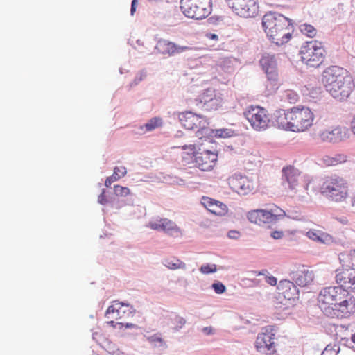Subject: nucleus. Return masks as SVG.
<instances>
[{
    "instance_id": "obj_1",
    "label": "nucleus",
    "mask_w": 355,
    "mask_h": 355,
    "mask_svg": "<svg viewBox=\"0 0 355 355\" xmlns=\"http://www.w3.org/2000/svg\"><path fill=\"white\" fill-rule=\"evenodd\" d=\"M262 26L270 40L277 46L286 43L293 32L292 20L276 12H269L262 19Z\"/></svg>"
},
{
    "instance_id": "obj_2",
    "label": "nucleus",
    "mask_w": 355,
    "mask_h": 355,
    "mask_svg": "<svg viewBox=\"0 0 355 355\" xmlns=\"http://www.w3.org/2000/svg\"><path fill=\"white\" fill-rule=\"evenodd\" d=\"M321 193L330 200L342 202L347 196V182L336 175L327 178L321 187Z\"/></svg>"
},
{
    "instance_id": "obj_3",
    "label": "nucleus",
    "mask_w": 355,
    "mask_h": 355,
    "mask_svg": "<svg viewBox=\"0 0 355 355\" xmlns=\"http://www.w3.org/2000/svg\"><path fill=\"white\" fill-rule=\"evenodd\" d=\"M179 120L186 130L195 131L196 137L200 139L205 137L210 132L209 123L202 115L191 111L185 112L179 115Z\"/></svg>"
},
{
    "instance_id": "obj_4",
    "label": "nucleus",
    "mask_w": 355,
    "mask_h": 355,
    "mask_svg": "<svg viewBox=\"0 0 355 355\" xmlns=\"http://www.w3.org/2000/svg\"><path fill=\"white\" fill-rule=\"evenodd\" d=\"M303 62L311 67H318L324 61L325 50L322 42L317 40L306 42L300 49Z\"/></svg>"
},
{
    "instance_id": "obj_5",
    "label": "nucleus",
    "mask_w": 355,
    "mask_h": 355,
    "mask_svg": "<svg viewBox=\"0 0 355 355\" xmlns=\"http://www.w3.org/2000/svg\"><path fill=\"white\" fill-rule=\"evenodd\" d=\"M180 9L184 15L196 20L207 17L211 12V0H180Z\"/></svg>"
},
{
    "instance_id": "obj_6",
    "label": "nucleus",
    "mask_w": 355,
    "mask_h": 355,
    "mask_svg": "<svg viewBox=\"0 0 355 355\" xmlns=\"http://www.w3.org/2000/svg\"><path fill=\"white\" fill-rule=\"evenodd\" d=\"M324 315L330 318H348L355 313V297L347 290L334 308L323 307Z\"/></svg>"
},
{
    "instance_id": "obj_7",
    "label": "nucleus",
    "mask_w": 355,
    "mask_h": 355,
    "mask_svg": "<svg viewBox=\"0 0 355 355\" xmlns=\"http://www.w3.org/2000/svg\"><path fill=\"white\" fill-rule=\"evenodd\" d=\"M260 64L265 71L268 83L266 85V96L272 94L278 89L277 62L275 55L265 54L260 60Z\"/></svg>"
},
{
    "instance_id": "obj_8",
    "label": "nucleus",
    "mask_w": 355,
    "mask_h": 355,
    "mask_svg": "<svg viewBox=\"0 0 355 355\" xmlns=\"http://www.w3.org/2000/svg\"><path fill=\"white\" fill-rule=\"evenodd\" d=\"M291 131H304L313 125L314 115L309 107H293L288 114Z\"/></svg>"
},
{
    "instance_id": "obj_9",
    "label": "nucleus",
    "mask_w": 355,
    "mask_h": 355,
    "mask_svg": "<svg viewBox=\"0 0 355 355\" xmlns=\"http://www.w3.org/2000/svg\"><path fill=\"white\" fill-rule=\"evenodd\" d=\"M286 215L285 211L275 207L270 210L256 209L249 211L247 217L250 222L262 225L263 224L275 223L277 220L283 218Z\"/></svg>"
},
{
    "instance_id": "obj_10",
    "label": "nucleus",
    "mask_w": 355,
    "mask_h": 355,
    "mask_svg": "<svg viewBox=\"0 0 355 355\" xmlns=\"http://www.w3.org/2000/svg\"><path fill=\"white\" fill-rule=\"evenodd\" d=\"M135 309L132 306L129 304H125L115 300L112 302V304L107 308L105 312V317L107 319H112L115 320H121V322H126L125 321L134 316Z\"/></svg>"
},
{
    "instance_id": "obj_11",
    "label": "nucleus",
    "mask_w": 355,
    "mask_h": 355,
    "mask_svg": "<svg viewBox=\"0 0 355 355\" xmlns=\"http://www.w3.org/2000/svg\"><path fill=\"white\" fill-rule=\"evenodd\" d=\"M345 288L340 286H330L326 287L321 290L318 297L320 308L324 313L323 307L334 308V305L337 304L342 295L345 291Z\"/></svg>"
},
{
    "instance_id": "obj_12",
    "label": "nucleus",
    "mask_w": 355,
    "mask_h": 355,
    "mask_svg": "<svg viewBox=\"0 0 355 355\" xmlns=\"http://www.w3.org/2000/svg\"><path fill=\"white\" fill-rule=\"evenodd\" d=\"M347 70L343 67L332 65L325 69L322 74V82L325 87H332L333 85H339L340 83L351 79Z\"/></svg>"
},
{
    "instance_id": "obj_13",
    "label": "nucleus",
    "mask_w": 355,
    "mask_h": 355,
    "mask_svg": "<svg viewBox=\"0 0 355 355\" xmlns=\"http://www.w3.org/2000/svg\"><path fill=\"white\" fill-rule=\"evenodd\" d=\"M272 327H266L265 331L258 334L255 346L258 352L266 354H272L276 352L275 345V334L272 332Z\"/></svg>"
},
{
    "instance_id": "obj_14",
    "label": "nucleus",
    "mask_w": 355,
    "mask_h": 355,
    "mask_svg": "<svg viewBox=\"0 0 355 355\" xmlns=\"http://www.w3.org/2000/svg\"><path fill=\"white\" fill-rule=\"evenodd\" d=\"M245 117L251 125L256 130H266L270 123V119L267 114V111L262 107H252L245 113Z\"/></svg>"
},
{
    "instance_id": "obj_15",
    "label": "nucleus",
    "mask_w": 355,
    "mask_h": 355,
    "mask_svg": "<svg viewBox=\"0 0 355 355\" xmlns=\"http://www.w3.org/2000/svg\"><path fill=\"white\" fill-rule=\"evenodd\" d=\"M192 151L193 162L196 166L203 171H208L213 168L215 162L217 161L218 155L209 150L202 151H194L195 146H190Z\"/></svg>"
},
{
    "instance_id": "obj_16",
    "label": "nucleus",
    "mask_w": 355,
    "mask_h": 355,
    "mask_svg": "<svg viewBox=\"0 0 355 355\" xmlns=\"http://www.w3.org/2000/svg\"><path fill=\"white\" fill-rule=\"evenodd\" d=\"M232 190L241 196H245L255 189L254 182L247 176L234 174L228 179Z\"/></svg>"
},
{
    "instance_id": "obj_17",
    "label": "nucleus",
    "mask_w": 355,
    "mask_h": 355,
    "mask_svg": "<svg viewBox=\"0 0 355 355\" xmlns=\"http://www.w3.org/2000/svg\"><path fill=\"white\" fill-rule=\"evenodd\" d=\"M227 6L242 17H254L259 12V6L256 0H235L233 6Z\"/></svg>"
},
{
    "instance_id": "obj_18",
    "label": "nucleus",
    "mask_w": 355,
    "mask_h": 355,
    "mask_svg": "<svg viewBox=\"0 0 355 355\" xmlns=\"http://www.w3.org/2000/svg\"><path fill=\"white\" fill-rule=\"evenodd\" d=\"M354 85L351 79L346 80L339 83V85H333L329 87L327 92L335 99L339 101L347 100L353 91Z\"/></svg>"
},
{
    "instance_id": "obj_19",
    "label": "nucleus",
    "mask_w": 355,
    "mask_h": 355,
    "mask_svg": "<svg viewBox=\"0 0 355 355\" xmlns=\"http://www.w3.org/2000/svg\"><path fill=\"white\" fill-rule=\"evenodd\" d=\"M282 186L291 191L296 190L300 175V171L292 166H288L282 168Z\"/></svg>"
},
{
    "instance_id": "obj_20",
    "label": "nucleus",
    "mask_w": 355,
    "mask_h": 355,
    "mask_svg": "<svg viewBox=\"0 0 355 355\" xmlns=\"http://www.w3.org/2000/svg\"><path fill=\"white\" fill-rule=\"evenodd\" d=\"M290 279L293 280L297 286L304 287L310 284L314 279V273L306 266H302L297 270L289 275Z\"/></svg>"
},
{
    "instance_id": "obj_21",
    "label": "nucleus",
    "mask_w": 355,
    "mask_h": 355,
    "mask_svg": "<svg viewBox=\"0 0 355 355\" xmlns=\"http://www.w3.org/2000/svg\"><path fill=\"white\" fill-rule=\"evenodd\" d=\"M336 281L342 288L355 290V268L346 265L342 271L336 270Z\"/></svg>"
},
{
    "instance_id": "obj_22",
    "label": "nucleus",
    "mask_w": 355,
    "mask_h": 355,
    "mask_svg": "<svg viewBox=\"0 0 355 355\" xmlns=\"http://www.w3.org/2000/svg\"><path fill=\"white\" fill-rule=\"evenodd\" d=\"M189 49V46H180L168 40L160 39L157 41V50L159 53L174 56Z\"/></svg>"
},
{
    "instance_id": "obj_23",
    "label": "nucleus",
    "mask_w": 355,
    "mask_h": 355,
    "mask_svg": "<svg viewBox=\"0 0 355 355\" xmlns=\"http://www.w3.org/2000/svg\"><path fill=\"white\" fill-rule=\"evenodd\" d=\"M277 288L279 293L282 295L286 300H295L299 297L300 291L297 285L291 279L281 280Z\"/></svg>"
},
{
    "instance_id": "obj_24",
    "label": "nucleus",
    "mask_w": 355,
    "mask_h": 355,
    "mask_svg": "<svg viewBox=\"0 0 355 355\" xmlns=\"http://www.w3.org/2000/svg\"><path fill=\"white\" fill-rule=\"evenodd\" d=\"M316 139L321 142L336 144L345 138V132L340 127H336L331 130H322L318 134Z\"/></svg>"
},
{
    "instance_id": "obj_25",
    "label": "nucleus",
    "mask_w": 355,
    "mask_h": 355,
    "mask_svg": "<svg viewBox=\"0 0 355 355\" xmlns=\"http://www.w3.org/2000/svg\"><path fill=\"white\" fill-rule=\"evenodd\" d=\"M157 231H162L168 236L178 237L181 234L180 227L171 220L157 218Z\"/></svg>"
},
{
    "instance_id": "obj_26",
    "label": "nucleus",
    "mask_w": 355,
    "mask_h": 355,
    "mask_svg": "<svg viewBox=\"0 0 355 355\" xmlns=\"http://www.w3.org/2000/svg\"><path fill=\"white\" fill-rule=\"evenodd\" d=\"M290 111L284 110H276L270 119V123L279 128L291 131L290 121L288 119V114Z\"/></svg>"
},
{
    "instance_id": "obj_27",
    "label": "nucleus",
    "mask_w": 355,
    "mask_h": 355,
    "mask_svg": "<svg viewBox=\"0 0 355 355\" xmlns=\"http://www.w3.org/2000/svg\"><path fill=\"white\" fill-rule=\"evenodd\" d=\"M202 204L209 211L216 216H224L227 213V206L225 204L209 197H203Z\"/></svg>"
},
{
    "instance_id": "obj_28",
    "label": "nucleus",
    "mask_w": 355,
    "mask_h": 355,
    "mask_svg": "<svg viewBox=\"0 0 355 355\" xmlns=\"http://www.w3.org/2000/svg\"><path fill=\"white\" fill-rule=\"evenodd\" d=\"M93 339L105 350L110 354H114L118 351L119 348L114 343L110 340L105 335L94 332L92 335Z\"/></svg>"
},
{
    "instance_id": "obj_29",
    "label": "nucleus",
    "mask_w": 355,
    "mask_h": 355,
    "mask_svg": "<svg viewBox=\"0 0 355 355\" xmlns=\"http://www.w3.org/2000/svg\"><path fill=\"white\" fill-rule=\"evenodd\" d=\"M158 8L157 16L161 19H166L171 16V12L173 8L172 3L168 1H157Z\"/></svg>"
},
{
    "instance_id": "obj_30",
    "label": "nucleus",
    "mask_w": 355,
    "mask_h": 355,
    "mask_svg": "<svg viewBox=\"0 0 355 355\" xmlns=\"http://www.w3.org/2000/svg\"><path fill=\"white\" fill-rule=\"evenodd\" d=\"M162 263L171 270H186L187 266L185 263L182 261L177 257L166 258L162 261Z\"/></svg>"
},
{
    "instance_id": "obj_31",
    "label": "nucleus",
    "mask_w": 355,
    "mask_h": 355,
    "mask_svg": "<svg viewBox=\"0 0 355 355\" xmlns=\"http://www.w3.org/2000/svg\"><path fill=\"white\" fill-rule=\"evenodd\" d=\"M216 95V92L213 89H207L202 94L198 96V98L191 101L192 105H195L197 107L200 106V104H203L207 101H209Z\"/></svg>"
},
{
    "instance_id": "obj_32",
    "label": "nucleus",
    "mask_w": 355,
    "mask_h": 355,
    "mask_svg": "<svg viewBox=\"0 0 355 355\" xmlns=\"http://www.w3.org/2000/svg\"><path fill=\"white\" fill-rule=\"evenodd\" d=\"M237 135L235 131L230 128L211 129L210 132L205 137L211 136L217 138H230Z\"/></svg>"
},
{
    "instance_id": "obj_33",
    "label": "nucleus",
    "mask_w": 355,
    "mask_h": 355,
    "mask_svg": "<svg viewBox=\"0 0 355 355\" xmlns=\"http://www.w3.org/2000/svg\"><path fill=\"white\" fill-rule=\"evenodd\" d=\"M221 98L216 95L213 99L210 100L209 101H207L203 104H200V106L198 108L204 111L216 110L221 105Z\"/></svg>"
},
{
    "instance_id": "obj_34",
    "label": "nucleus",
    "mask_w": 355,
    "mask_h": 355,
    "mask_svg": "<svg viewBox=\"0 0 355 355\" xmlns=\"http://www.w3.org/2000/svg\"><path fill=\"white\" fill-rule=\"evenodd\" d=\"M164 313L165 314L163 315V316L165 318H168L171 320L173 324L175 325L174 329L175 331H178L179 329H182L185 324L186 320L184 318L180 317L175 313H169L168 311Z\"/></svg>"
},
{
    "instance_id": "obj_35",
    "label": "nucleus",
    "mask_w": 355,
    "mask_h": 355,
    "mask_svg": "<svg viewBox=\"0 0 355 355\" xmlns=\"http://www.w3.org/2000/svg\"><path fill=\"white\" fill-rule=\"evenodd\" d=\"M306 235L309 239L322 243L330 241L331 239L329 235L315 230L308 231Z\"/></svg>"
},
{
    "instance_id": "obj_36",
    "label": "nucleus",
    "mask_w": 355,
    "mask_h": 355,
    "mask_svg": "<svg viewBox=\"0 0 355 355\" xmlns=\"http://www.w3.org/2000/svg\"><path fill=\"white\" fill-rule=\"evenodd\" d=\"M234 60H232L230 58H224L218 61V65L225 72L231 73L234 70Z\"/></svg>"
},
{
    "instance_id": "obj_37",
    "label": "nucleus",
    "mask_w": 355,
    "mask_h": 355,
    "mask_svg": "<svg viewBox=\"0 0 355 355\" xmlns=\"http://www.w3.org/2000/svg\"><path fill=\"white\" fill-rule=\"evenodd\" d=\"M299 29L302 34L309 37H313L317 33V30L312 25L306 23L299 25Z\"/></svg>"
},
{
    "instance_id": "obj_38",
    "label": "nucleus",
    "mask_w": 355,
    "mask_h": 355,
    "mask_svg": "<svg viewBox=\"0 0 355 355\" xmlns=\"http://www.w3.org/2000/svg\"><path fill=\"white\" fill-rule=\"evenodd\" d=\"M110 320L108 321L107 323L110 324L111 327L115 329H122L124 327L130 329L135 327V325L133 323L130 322H115V320L110 319Z\"/></svg>"
},
{
    "instance_id": "obj_39",
    "label": "nucleus",
    "mask_w": 355,
    "mask_h": 355,
    "mask_svg": "<svg viewBox=\"0 0 355 355\" xmlns=\"http://www.w3.org/2000/svg\"><path fill=\"white\" fill-rule=\"evenodd\" d=\"M114 194L117 196L125 197L130 193V191L128 187L121 185H115L114 187Z\"/></svg>"
},
{
    "instance_id": "obj_40",
    "label": "nucleus",
    "mask_w": 355,
    "mask_h": 355,
    "mask_svg": "<svg viewBox=\"0 0 355 355\" xmlns=\"http://www.w3.org/2000/svg\"><path fill=\"white\" fill-rule=\"evenodd\" d=\"M340 350V347L338 345H328L322 351L321 355H337Z\"/></svg>"
},
{
    "instance_id": "obj_41",
    "label": "nucleus",
    "mask_w": 355,
    "mask_h": 355,
    "mask_svg": "<svg viewBox=\"0 0 355 355\" xmlns=\"http://www.w3.org/2000/svg\"><path fill=\"white\" fill-rule=\"evenodd\" d=\"M283 97L288 100V101L291 103H295L298 99L297 94L293 90L285 91Z\"/></svg>"
},
{
    "instance_id": "obj_42",
    "label": "nucleus",
    "mask_w": 355,
    "mask_h": 355,
    "mask_svg": "<svg viewBox=\"0 0 355 355\" xmlns=\"http://www.w3.org/2000/svg\"><path fill=\"white\" fill-rule=\"evenodd\" d=\"M200 271L202 274H210L217 271V266L216 264H206L201 266Z\"/></svg>"
},
{
    "instance_id": "obj_43",
    "label": "nucleus",
    "mask_w": 355,
    "mask_h": 355,
    "mask_svg": "<svg viewBox=\"0 0 355 355\" xmlns=\"http://www.w3.org/2000/svg\"><path fill=\"white\" fill-rule=\"evenodd\" d=\"M167 348L166 343L162 338L157 337V354H164Z\"/></svg>"
},
{
    "instance_id": "obj_44",
    "label": "nucleus",
    "mask_w": 355,
    "mask_h": 355,
    "mask_svg": "<svg viewBox=\"0 0 355 355\" xmlns=\"http://www.w3.org/2000/svg\"><path fill=\"white\" fill-rule=\"evenodd\" d=\"M211 288L216 294H223L226 291V286L219 281L214 282Z\"/></svg>"
},
{
    "instance_id": "obj_45",
    "label": "nucleus",
    "mask_w": 355,
    "mask_h": 355,
    "mask_svg": "<svg viewBox=\"0 0 355 355\" xmlns=\"http://www.w3.org/2000/svg\"><path fill=\"white\" fill-rule=\"evenodd\" d=\"M127 173L126 168L124 166H116L114 168L113 175L116 177L117 180L124 177Z\"/></svg>"
},
{
    "instance_id": "obj_46",
    "label": "nucleus",
    "mask_w": 355,
    "mask_h": 355,
    "mask_svg": "<svg viewBox=\"0 0 355 355\" xmlns=\"http://www.w3.org/2000/svg\"><path fill=\"white\" fill-rule=\"evenodd\" d=\"M341 340L345 345L355 351V333L352 334L349 338H344Z\"/></svg>"
},
{
    "instance_id": "obj_47",
    "label": "nucleus",
    "mask_w": 355,
    "mask_h": 355,
    "mask_svg": "<svg viewBox=\"0 0 355 355\" xmlns=\"http://www.w3.org/2000/svg\"><path fill=\"white\" fill-rule=\"evenodd\" d=\"M155 128V119H152L148 123H147L144 126L141 127V132L139 133H145L148 131H151Z\"/></svg>"
},
{
    "instance_id": "obj_48",
    "label": "nucleus",
    "mask_w": 355,
    "mask_h": 355,
    "mask_svg": "<svg viewBox=\"0 0 355 355\" xmlns=\"http://www.w3.org/2000/svg\"><path fill=\"white\" fill-rule=\"evenodd\" d=\"M343 158V156L342 155H338V158L337 157H327L325 159H324V162L325 163L327 164V165H336L337 164L338 162H341L342 160L341 159Z\"/></svg>"
},
{
    "instance_id": "obj_49",
    "label": "nucleus",
    "mask_w": 355,
    "mask_h": 355,
    "mask_svg": "<svg viewBox=\"0 0 355 355\" xmlns=\"http://www.w3.org/2000/svg\"><path fill=\"white\" fill-rule=\"evenodd\" d=\"M241 236V233L237 230H230L227 236L231 239H238Z\"/></svg>"
},
{
    "instance_id": "obj_50",
    "label": "nucleus",
    "mask_w": 355,
    "mask_h": 355,
    "mask_svg": "<svg viewBox=\"0 0 355 355\" xmlns=\"http://www.w3.org/2000/svg\"><path fill=\"white\" fill-rule=\"evenodd\" d=\"M284 236V232L282 231H272L270 232V236L273 238L274 239H282Z\"/></svg>"
},
{
    "instance_id": "obj_51",
    "label": "nucleus",
    "mask_w": 355,
    "mask_h": 355,
    "mask_svg": "<svg viewBox=\"0 0 355 355\" xmlns=\"http://www.w3.org/2000/svg\"><path fill=\"white\" fill-rule=\"evenodd\" d=\"M266 281L268 284L271 286H275L277 284V278L272 275L267 276L266 277Z\"/></svg>"
},
{
    "instance_id": "obj_52",
    "label": "nucleus",
    "mask_w": 355,
    "mask_h": 355,
    "mask_svg": "<svg viewBox=\"0 0 355 355\" xmlns=\"http://www.w3.org/2000/svg\"><path fill=\"white\" fill-rule=\"evenodd\" d=\"M118 180L116 177H114L113 175L112 176H110L108 178H106L105 181V185L108 187H110L112 182H115Z\"/></svg>"
},
{
    "instance_id": "obj_53",
    "label": "nucleus",
    "mask_w": 355,
    "mask_h": 355,
    "mask_svg": "<svg viewBox=\"0 0 355 355\" xmlns=\"http://www.w3.org/2000/svg\"><path fill=\"white\" fill-rule=\"evenodd\" d=\"M98 201L99 203L102 204V205H104L107 202V200H106V197H105V190L103 189L101 194L99 195L98 196Z\"/></svg>"
},
{
    "instance_id": "obj_54",
    "label": "nucleus",
    "mask_w": 355,
    "mask_h": 355,
    "mask_svg": "<svg viewBox=\"0 0 355 355\" xmlns=\"http://www.w3.org/2000/svg\"><path fill=\"white\" fill-rule=\"evenodd\" d=\"M202 331L207 335H211L214 334V329L211 327H204Z\"/></svg>"
},
{
    "instance_id": "obj_55",
    "label": "nucleus",
    "mask_w": 355,
    "mask_h": 355,
    "mask_svg": "<svg viewBox=\"0 0 355 355\" xmlns=\"http://www.w3.org/2000/svg\"><path fill=\"white\" fill-rule=\"evenodd\" d=\"M137 6V0H132V5H131V10H130V12H131L132 15H134L135 10H136Z\"/></svg>"
},
{
    "instance_id": "obj_56",
    "label": "nucleus",
    "mask_w": 355,
    "mask_h": 355,
    "mask_svg": "<svg viewBox=\"0 0 355 355\" xmlns=\"http://www.w3.org/2000/svg\"><path fill=\"white\" fill-rule=\"evenodd\" d=\"M351 129L352 132L355 135V116L351 122Z\"/></svg>"
},
{
    "instance_id": "obj_57",
    "label": "nucleus",
    "mask_w": 355,
    "mask_h": 355,
    "mask_svg": "<svg viewBox=\"0 0 355 355\" xmlns=\"http://www.w3.org/2000/svg\"><path fill=\"white\" fill-rule=\"evenodd\" d=\"M163 125L162 119L157 117V128L162 127Z\"/></svg>"
},
{
    "instance_id": "obj_58",
    "label": "nucleus",
    "mask_w": 355,
    "mask_h": 355,
    "mask_svg": "<svg viewBox=\"0 0 355 355\" xmlns=\"http://www.w3.org/2000/svg\"><path fill=\"white\" fill-rule=\"evenodd\" d=\"M210 38L212 40H218V36L216 34H210Z\"/></svg>"
},
{
    "instance_id": "obj_59",
    "label": "nucleus",
    "mask_w": 355,
    "mask_h": 355,
    "mask_svg": "<svg viewBox=\"0 0 355 355\" xmlns=\"http://www.w3.org/2000/svg\"><path fill=\"white\" fill-rule=\"evenodd\" d=\"M265 272H267L266 270H262L261 272H259L258 273V275H264L265 274Z\"/></svg>"
},
{
    "instance_id": "obj_60",
    "label": "nucleus",
    "mask_w": 355,
    "mask_h": 355,
    "mask_svg": "<svg viewBox=\"0 0 355 355\" xmlns=\"http://www.w3.org/2000/svg\"><path fill=\"white\" fill-rule=\"evenodd\" d=\"M183 182H184V180H182V179H181V180H180V181H179V182H177V183H178V184H183Z\"/></svg>"
},
{
    "instance_id": "obj_61",
    "label": "nucleus",
    "mask_w": 355,
    "mask_h": 355,
    "mask_svg": "<svg viewBox=\"0 0 355 355\" xmlns=\"http://www.w3.org/2000/svg\"><path fill=\"white\" fill-rule=\"evenodd\" d=\"M157 180H159V181H162V180H161V178H160V177H157Z\"/></svg>"
},
{
    "instance_id": "obj_62",
    "label": "nucleus",
    "mask_w": 355,
    "mask_h": 355,
    "mask_svg": "<svg viewBox=\"0 0 355 355\" xmlns=\"http://www.w3.org/2000/svg\"><path fill=\"white\" fill-rule=\"evenodd\" d=\"M355 204V196L354 197V199H353V205Z\"/></svg>"
}]
</instances>
